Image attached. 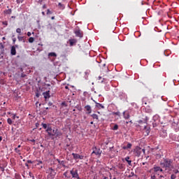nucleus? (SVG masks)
<instances>
[{
    "label": "nucleus",
    "mask_w": 179,
    "mask_h": 179,
    "mask_svg": "<svg viewBox=\"0 0 179 179\" xmlns=\"http://www.w3.org/2000/svg\"><path fill=\"white\" fill-rule=\"evenodd\" d=\"M159 165L162 169H165L166 171H171L174 169L173 165V159L169 158H164L159 163Z\"/></svg>",
    "instance_id": "obj_1"
},
{
    "label": "nucleus",
    "mask_w": 179,
    "mask_h": 179,
    "mask_svg": "<svg viewBox=\"0 0 179 179\" xmlns=\"http://www.w3.org/2000/svg\"><path fill=\"white\" fill-rule=\"evenodd\" d=\"M46 132L48 134V136L50 138H52V139H54V136L55 138H59V136H62V133L58 130V129H52L50 124L48 126V129H46Z\"/></svg>",
    "instance_id": "obj_2"
},
{
    "label": "nucleus",
    "mask_w": 179,
    "mask_h": 179,
    "mask_svg": "<svg viewBox=\"0 0 179 179\" xmlns=\"http://www.w3.org/2000/svg\"><path fill=\"white\" fill-rule=\"evenodd\" d=\"M150 173H155L156 176H160V173H164V171L160 166H154L150 169Z\"/></svg>",
    "instance_id": "obj_3"
},
{
    "label": "nucleus",
    "mask_w": 179,
    "mask_h": 179,
    "mask_svg": "<svg viewBox=\"0 0 179 179\" xmlns=\"http://www.w3.org/2000/svg\"><path fill=\"white\" fill-rule=\"evenodd\" d=\"M142 152L145 154V149H142L139 146H136L133 150V153L136 157H139L142 155Z\"/></svg>",
    "instance_id": "obj_4"
},
{
    "label": "nucleus",
    "mask_w": 179,
    "mask_h": 179,
    "mask_svg": "<svg viewBox=\"0 0 179 179\" xmlns=\"http://www.w3.org/2000/svg\"><path fill=\"white\" fill-rule=\"evenodd\" d=\"M92 155H96V156H99V157H100V156H101V153H103V151L96 146L92 148Z\"/></svg>",
    "instance_id": "obj_5"
},
{
    "label": "nucleus",
    "mask_w": 179,
    "mask_h": 179,
    "mask_svg": "<svg viewBox=\"0 0 179 179\" xmlns=\"http://www.w3.org/2000/svg\"><path fill=\"white\" fill-rule=\"evenodd\" d=\"M70 174H71L73 178L80 179L79 177V173H78V169H73L70 171Z\"/></svg>",
    "instance_id": "obj_6"
},
{
    "label": "nucleus",
    "mask_w": 179,
    "mask_h": 179,
    "mask_svg": "<svg viewBox=\"0 0 179 179\" xmlns=\"http://www.w3.org/2000/svg\"><path fill=\"white\" fill-rule=\"evenodd\" d=\"M72 156L74 160H83V159L85 158V156L74 152L72 153Z\"/></svg>",
    "instance_id": "obj_7"
},
{
    "label": "nucleus",
    "mask_w": 179,
    "mask_h": 179,
    "mask_svg": "<svg viewBox=\"0 0 179 179\" xmlns=\"http://www.w3.org/2000/svg\"><path fill=\"white\" fill-rule=\"evenodd\" d=\"M69 41L70 47H73V45H76V43H78V40L75 38L69 39Z\"/></svg>",
    "instance_id": "obj_8"
},
{
    "label": "nucleus",
    "mask_w": 179,
    "mask_h": 179,
    "mask_svg": "<svg viewBox=\"0 0 179 179\" xmlns=\"http://www.w3.org/2000/svg\"><path fill=\"white\" fill-rule=\"evenodd\" d=\"M16 48H17V45H15L11 47L10 54L12 55H16Z\"/></svg>",
    "instance_id": "obj_9"
},
{
    "label": "nucleus",
    "mask_w": 179,
    "mask_h": 179,
    "mask_svg": "<svg viewBox=\"0 0 179 179\" xmlns=\"http://www.w3.org/2000/svg\"><path fill=\"white\" fill-rule=\"evenodd\" d=\"M43 96L45 100H47V99H50V97H51V95H50V90L43 92Z\"/></svg>",
    "instance_id": "obj_10"
},
{
    "label": "nucleus",
    "mask_w": 179,
    "mask_h": 179,
    "mask_svg": "<svg viewBox=\"0 0 179 179\" xmlns=\"http://www.w3.org/2000/svg\"><path fill=\"white\" fill-rule=\"evenodd\" d=\"M85 110L87 111V114H92V106L87 105L85 106Z\"/></svg>",
    "instance_id": "obj_11"
},
{
    "label": "nucleus",
    "mask_w": 179,
    "mask_h": 179,
    "mask_svg": "<svg viewBox=\"0 0 179 179\" xmlns=\"http://www.w3.org/2000/svg\"><path fill=\"white\" fill-rule=\"evenodd\" d=\"M123 116L124 120H129V117H131L129 115V112L127 110L123 113Z\"/></svg>",
    "instance_id": "obj_12"
},
{
    "label": "nucleus",
    "mask_w": 179,
    "mask_h": 179,
    "mask_svg": "<svg viewBox=\"0 0 179 179\" xmlns=\"http://www.w3.org/2000/svg\"><path fill=\"white\" fill-rule=\"evenodd\" d=\"M144 134H145V136H148V135H149V134H150V129L148 128V127L145 126L144 127Z\"/></svg>",
    "instance_id": "obj_13"
},
{
    "label": "nucleus",
    "mask_w": 179,
    "mask_h": 179,
    "mask_svg": "<svg viewBox=\"0 0 179 179\" xmlns=\"http://www.w3.org/2000/svg\"><path fill=\"white\" fill-rule=\"evenodd\" d=\"M161 138H167V131H162L159 134Z\"/></svg>",
    "instance_id": "obj_14"
},
{
    "label": "nucleus",
    "mask_w": 179,
    "mask_h": 179,
    "mask_svg": "<svg viewBox=\"0 0 179 179\" xmlns=\"http://www.w3.org/2000/svg\"><path fill=\"white\" fill-rule=\"evenodd\" d=\"M75 34L77 37L82 38L83 37V34L80 32V30H77L75 31Z\"/></svg>",
    "instance_id": "obj_15"
},
{
    "label": "nucleus",
    "mask_w": 179,
    "mask_h": 179,
    "mask_svg": "<svg viewBox=\"0 0 179 179\" xmlns=\"http://www.w3.org/2000/svg\"><path fill=\"white\" fill-rule=\"evenodd\" d=\"M131 148H132V144L131 143H128L127 146L122 147V149H124V150H127V149H131Z\"/></svg>",
    "instance_id": "obj_16"
},
{
    "label": "nucleus",
    "mask_w": 179,
    "mask_h": 179,
    "mask_svg": "<svg viewBox=\"0 0 179 179\" xmlns=\"http://www.w3.org/2000/svg\"><path fill=\"white\" fill-rule=\"evenodd\" d=\"M96 107L99 109L104 108V106H103L101 103H99L97 102H96Z\"/></svg>",
    "instance_id": "obj_17"
},
{
    "label": "nucleus",
    "mask_w": 179,
    "mask_h": 179,
    "mask_svg": "<svg viewBox=\"0 0 179 179\" xmlns=\"http://www.w3.org/2000/svg\"><path fill=\"white\" fill-rule=\"evenodd\" d=\"M125 160L126 162L128 163L129 166H131V163H132V161L131 160H129V157H127L125 158Z\"/></svg>",
    "instance_id": "obj_18"
},
{
    "label": "nucleus",
    "mask_w": 179,
    "mask_h": 179,
    "mask_svg": "<svg viewBox=\"0 0 179 179\" xmlns=\"http://www.w3.org/2000/svg\"><path fill=\"white\" fill-rule=\"evenodd\" d=\"M48 57H57V53H55V52H50V53H48Z\"/></svg>",
    "instance_id": "obj_19"
},
{
    "label": "nucleus",
    "mask_w": 179,
    "mask_h": 179,
    "mask_svg": "<svg viewBox=\"0 0 179 179\" xmlns=\"http://www.w3.org/2000/svg\"><path fill=\"white\" fill-rule=\"evenodd\" d=\"M91 117H92L93 120H99V115H97V114H92L91 115Z\"/></svg>",
    "instance_id": "obj_20"
},
{
    "label": "nucleus",
    "mask_w": 179,
    "mask_h": 179,
    "mask_svg": "<svg viewBox=\"0 0 179 179\" xmlns=\"http://www.w3.org/2000/svg\"><path fill=\"white\" fill-rule=\"evenodd\" d=\"M118 168L120 169V170H122V171L125 170V166L123 164H119Z\"/></svg>",
    "instance_id": "obj_21"
},
{
    "label": "nucleus",
    "mask_w": 179,
    "mask_h": 179,
    "mask_svg": "<svg viewBox=\"0 0 179 179\" xmlns=\"http://www.w3.org/2000/svg\"><path fill=\"white\" fill-rule=\"evenodd\" d=\"M58 6H59V8H60V9H65V5H64L61 3H58Z\"/></svg>",
    "instance_id": "obj_22"
},
{
    "label": "nucleus",
    "mask_w": 179,
    "mask_h": 179,
    "mask_svg": "<svg viewBox=\"0 0 179 179\" xmlns=\"http://www.w3.org/2000/svg\"><path fill=\"white\" fill-rule=\"evenodd\" d=\"M7 122L9 124V125H12V124H13V121H12V119L10 118L7 119Z\"/></svg>",
    "instance_id": "obj_23"
},
{
    "label": "nucleus",
    "mask_w": 179,
    "mask_h": 179,
    "mask_svg": "<svg viewBox=\"0 0 179 179\" xmlns=\"http://www.w3.org/2000/svg\"><path fill=\"white\" fill-rule=\"evenodd\" d=\"M42 127H43V128L44 129H48V125H47V124H45V123H42Z\"/></svg>",
    "instance_id": "obj_24"
},
{
    "label": "nucleus",
    "mask_w": 179,
    "mask_h": 179,
    "mask_svg": "<svg viewBox=\"0 0 179 179\" xmlns=\"http://www.w3.org/2000/svg\"><path fill=\"white\" fill-rule=\"evenodd\" d=\"M5 13H6V15H10V13H12V9L6 10Z\"/></svg>",
    "instance_id": "obj_25"
},
{
    "label": "nucleus",
    "mask_w": 179,
    "mask_h": 179,
    "mask_svg": "<svg viewBox=\"0 0 179 179\" xmlns=\"http://www.w3.org/2000/svg\"><path fill=\"white\" fill-rule=\"evenodd\" d=\"M177 178V175H176V173H172L171 175V179H176Z\"/></svg>",
    "instance_id": "obj_26"
},
{
    "label": "nucleus",
    "mask_w": 179,
    "mask_h": 179,
    "mask_svg": "<svg viewBox=\"0 0 179 179\" xmlns=\"http://www.w3.org/2000/svg\"><path fill=\"white\" fill-rule=\"evenodd\" d=\"M113 115H117V117H120L121 115V113H120L119 111L117 112H114L113 113Z\"/></svg>",
    "instance_id": "obj_27"
},
{
    "label": "nucleus",
    "mask_w": 179,
    "mask_h": 179,
    "mask_svg": "<svg viewBox=\"0 0 179 179\" xmlns=\"http://www.w3.org/2000/svg\"><path fill=\"white\" fill-rule=\"evenodd\" d=\"M151 179H156V174L153 172H151Z\"/></svg>",
    "instance_id": "obj_28"
},
{
    "label": "nucleus",
    "mask_w": 179,
    "mask_h": 179,
    "mask_svg": "<svg viewBox=\"0 0 179 179\" xmlns=\"http://www.w3.org/2000/svg\"><path fill=\"white\" fill-rule=\"evenodd\" d=\"M29 43H34V38L30 37L29 38Z\"/></svg>",
    "instance_id": "obj_29"
},
{
    "label": "nucleus",
    "mask_w": 179,
    "mask_h": 179,
    "mask_svg": "<svg viewBox=\"0 0 179 179\" xmlns=\"http://www.w3.org/2000/svg\"><path fill=\"white\" fill-rule=\"evenodd\" d=\"M173 174H175L176 176H177V174H178V173H179V171H178V169H174V170L173 171Z\"/></svg>",
    "instance_id": "obj_30"
},
{
    "label": "nucleus",
    "mask_w": 179,
    "mask_h": 179,
    "mask_svg": "<svg viewBox=\"0 0 179 179\" xmlns=\"http://www.w3.org/2000/svg\"><path fill=\"white\" fill-rule=\"evenodd\" d=\"M177 125H178V123H177V122H172V127H173V128H176V127H177Z\"/></svg>",
    "instance_id": "obj_31"
},
{
    "label": "nucleus",
    "mask_w": 179,
    "mask_h": 179,
    "mask_svg": "<svg viewBox=\"0 0 179 179\" xmlns=\"http://www.w3.org/2000/svg\"><path fill=\"white\" fill-rule=\"evenodd\" d=\"M66 162L65 161H62L60 162V166H62L63 167H65V164H66Z\"/></svg>",
    "instance_id": "obj_32"
},
{
    "label": "nucleus",
    "mask_w": 179,
    "mask_h": 179,
    "mask_svg": "<svg viewBox=\"0 0 179 179\" xmlns=\"http://www.w3.org/2000/svg\"><path fill=\"white\" fill-rule=\"evenodd\" d=\"M36 162H37L36 166H40V164H43V161L36 160Z\"/></svg>",
    "instance_id": "obj_33"
},
{
    "label": "nucleus",
    "mask_w": 179,
    "mask_h": 179,
    "mask_svg": "<svg viewBox=\"0 0 179 179\" xmlns=\"http://www.w3.org/2000/svg\"><path fill=\"white\" fill-rule=\"evenodd\" d=\"M113 129V131H117V129H118V124H115Z\"/></svg>",
    "instance_id": "obj_34"
},
{
    "label": "nucleus",
    "mask_w": 179,
    "mask_h": 179,
    "mask_svg": "<svg viewBox=\"0 0 179 179\" xmlns=\"http://www.w3.org/2000/svg\"><path fill=\"white\" fill-rule=\"evenodd\" d=\"M46 15H52V11L50 10V9H48Z\"/></svg>",
    "instance_id": "obj_35"
},
{
    "label": "nucleus",
    "mask_w": 179,
    "mask_h": 179,
    "mask_svg": "<svg viewBox=\"0 0 179 179\" xmlns=\"http://www.w3.org/2000/svg\"><path fill=\"white\" fill-rule=\"evenodd\" d=\"M62 106H63L64 107H68V104H66V102L65 101L62 103Z\"/></svg>",
    "instance_id": "obj_36"
},
{
    "label": "nucleus",
    "mask_w": 179,
    "mask_h": 179,
    "mask_svg": "<svg viewBox=\"0 0 179 179\" xmlns=\"http://www.w3.org/2000/svg\"><path fill=\"white\" fill-rule=\"evenodd\" d=\"M15 152L17 153L18 155H20V150H18L17 148L15 149Z\"/></svg>",
    "instance_id": "obj_37"
},
{
    "label": "nucleus",
    "mask_w": 179,
    "mask_h": 179,
    "mask_svg": "<svg viewBox=\"0 0 179 179\" xmlns=\"http://www.w3.org/2000/svg\"><path fill=\"white\" fill-rule=\"evenodd\" d=\"M16 32L20 34V33H22V29L20 28H17L16 29Z\"/></svg>",
    "instance_id": "obj_38"
},
{
    "label": "nucleus",
    "mask_w": 179,
    "mask_h": 179,
    "mask_svg": "<svg viewBox=\"0 0 179 179\" xmlns=\"http://www.w3.org/2000/svg\"><path fill=\"white\" fill-rule=\"evenodd\" d=\"M2 24L4 25V26H8V21H3L2 22Z\"/></svg>",
    "instance_id": "obj_39"
},
{
    "label": "nucleus",
    "mask_w": 179,
    "mask_h": 179,
    "mask_svg": "<svg viewBox=\"0 0 179 179\" xmlns=\"http://www.w3.org/2000/svg\"><path fill=\"white\" fill-rule=\"evenodd\" d=\"M19 41H23V37L22 36H18L17 37Z\"/></svg>",
    "instance_id": "obj_40"
},
{
    "label": "nucleus",
    "mask_w": 179,
    "mask_h": 179,
    "mask_svg": "<svg viewBox=\"0 0 179 179\" xmlns=\"http://www.w3.org/2000/svg\"><path fill=\"white\" fill-rule=\"evenodd\" d=\"M0 169L1 171H5V167L1 166V165H0Z\"/></svg>",
    "instance_id": "obj_41"
},
{
    "label": "nucleus",
    "mask_w": 179,
    "mask_h": 179,
    "mask_svg": "<svg viewBox=\"0 0 179 179\" xmlns=\"http://www.w3.org/2000/svg\"><path fill=\"white\" fill-rule=\"evenodd\" d=\"M27 163L28 164H32L33 162H32L31 160H27Z\"/></svg>",
    "instance_id": "obj_42"
},
{
    "label": "nucleus",
    "mask_w": 179,
    "mask_h": 179,
    "mask_svg": "<svg viewBox=\"0 0 179 179\" xmlns=\"http://www.w3.org/2000/svg\"><path fill=\"white\" fill-rule=\"evenodd\" d=\"M36 96L37 98L40 97V93L36 92Z\"/></svg>",
    "instance_id": "obj_43"
},
{
    "label": "nucleus",
    "mask_w": 179,
    "mask_h": 179,
    "mask_svg": "<svg viewBox=\"0 0 179 179\" xmlns=\"http://www.w3.org/2000/svg\"><path fill=\"white\" fill-rule=\"evenodd\" d=\"M48 106H49V107H51V106H52V102H48Z\"/></svg>",
    "instance_id": "obj_44"
},
{
    "label": "nucleus",
    "mask_w": 179,
    "mask_h": 179,
    "mask_svg": "<svg viewBox=\"0 0 179 179\" xmlns=\"http://www.w3.org/2000/svg\"><path fill=\"white\" fill-rule=\"evenodd\" d=\"M27 36H28V37H30V36H31V32H27Z\"/></svg>",
    "instance_id": "obj_45"
},
{
    "label": "nucleus",
    "mask_w": 179,
    "mask_h": 179,
    "mask_svg": "<svg viewBox=\"0 0 179 179\" xmlns=\"http://www.w3.org/2000/svg\"><path fill=\"white\" fill-rule=\"evenodd\" d=\"M43 9H47V5H45V4L43 5Z\"/></svg>",
    "instance_id": "obj_46"
},
{
    "label": "nucleus",
    "mask_w": 179,
    "mask_h": 179,
    "mask_svg": "<svg viewBox=\"0 0 179 179\" xmlns=\"http://www.w3.org/2000/svg\"><path fill=\"white\" fill-rule=\"evenodd\" d=\"M51 174H53V176H55V171H52Z\"/></svg>",
    "instance_id": "obj_47"
},
{
    "label": "nucleus",
    "mask_w": 179,
    "mask_h": 179,
    "mask_svg": "<svg viewBox=\"0 0 179 179\" xmlns=\"http://www.w3.org/2000/svg\"><path fill=\"white\" fill-rule=\"evenodd\" d=\"M20 2H22L21 0H17V3H20Z\"/></svg>",
    "instance_id": "obj_48"
},
{
    "label": "nucleus",
    "mask_w": 179,
    "mask_h": 179,
    "mask_svg": "<svg viewBox=\"0 0 179 179\" xmlns=\"http://www.w3.org/2000/svg\"><path fill=\"white\" fill-rule=\"evenodd\" d=\"M159 178H164V176H162V175H160V176H159Z\"/></svg>",
    "instance_id": "obj_49"
},
{
    "label": "nucleus",
    "mask_w": 179,
    "mask_h": 179,
    "mask_svg": "<svg viewBox=\"0 0 179 179\" xmlns=\"http://www.w3.org/2000/svg\"><path fill=\"white\" fill-rule=\"evenodd\" d=\"M16 118V115H13V119L15 120Z\"/></svg>",
    "instance_id": "obj_50"
},
{
    "label": "nucleus",
    "mask_w": 179,
    "mask_h": 179,
    "mask_svg": "<svg viewBox=\"0 0 179 179\" xmlns=\"http://www.w3.org/2000/svg\"><path fill=\"white\" fill-rule=\"evenodd\" d=\"M43 16H45V13L44 11L42 12Z\"/></svg>",
    "instance_id": "obj_51"
},
{
    "label": "nucleus",
    "mask_w": 179,
    "mask_h": 179,
    "mask_svg": "<svg viewBox=\"0 0 179 179\" xmlns=\"http://www.w3.org/2000/svg\"><path fill=\"white\" fill-rule=\"evenodd\" d=\"M57 162H58L59 164L61 165V162H62V161H60V160L57 159Z\"/></svg>",
    "instance_id": "obj_52"
},
{
    "label": "nucleus",
    "mask_w": 179,
    "mask_h": 179,
    "mask_svg": "<svg viewBox=\"0 0 179 179\" xmlns=\"http://www.w3.org/2000/svg\"><path fill=\"white\" fill-rule=\"evenodd\" d=\"M25 166H27V167H29V164L27 162V163H25Z\"/></svg>",
    "instance_id": "obj_53"
},
{
    "label": "nucleus",
    "mask_w": 179,
    "mask_h": 179,
    "mask_svg": "<svg viewBox=\"0 0 179 179\" xmlns=\"http://www.w3.org/2000/svg\"><path fill=\"white\" fill-rule=\"evenodd\" d=\"M55 19V16H53V17H51V20H54Z\"/></svg>",
    "instance_id": "obj_54"
},
{
    "label": "nucleus",
    "mask_w": 179,
    "mask_h": 179,
    "mask_svg": "<svg viewBox=\"0 0 179 179\" xmlns=\"http://www.w3.org/2000/svg\"><path fill=\"white\" fill-rule=\"evenodd\" d=\"M65 89H67L69 90V87L65 86Z\"/></svg>",
    "instance_id": "obj_55"
},
{
    "label": "nucleus",
    "mask_w": 179,
    "mask_h": 179,
    "mask_svg": "<svg viewBox=\"0 0 179 179\" xmlns=\"http://www.w3.org/2000/svg\"><path fill=\"white\" fill-rule=\"evenodd\" d=\"M98 79H99V80H101V76H99V77H98Z\"/></svg>",
    "instance_id": "obj_56"
},
{
    "label": "nucleus",
    "mask_w": 179,
    "mask_h": 179,
    "mask_svg": "<svg viewBox=\"0 0 179 179\" xmlns=\"http://www.w3.org/2000/svg\"><path fill=\"white\" fill-rule=\"evenodd\" d=\"M31 142H36V140L32 139V140H31Z\"/></svg>",
    "instance_id": "obj_57"
},
{
    "label": "nucleus",
    "mask_w": 179,
    "mask_h": 179,
    "mask_svg": "<svg viewBox=\"0 0 179 179\" xmlns=\"http://www.w3.org/2000/svg\"><path fill=\"white\" fill-rule=\"evenodd\" d=\"M0 142H2V136H0Z\"/></svg>",
    "instance_id": "obj_58"
},
{
    "label": "nucleus",
    "mask_w": 179,
    "mask_h": 179,
    "mask_svg": "<svg viewBox=\"0 0 179 179\" xmlns=\"http://www.w3.org/2000/svg\"><path fill=\"white\" fill-rule=\"evenodd\" d=\"M145 163H146V162H143V163H142L143 166H145Z\"/></svg>",
    "instance_id": "obj_59"
},
{
    "label": "nucleus",
    "mask_w": 179,
    "mask_h": 179,
    "mask_svg": "<svg viewBox=\"0 0 179 179\" xmlns=\"http://www.w3.org/2000/svg\"><path fill=\"white\" fill-rule=\"evenodd\" d=\"M16 41V38L13 39V43H15Z\"/></svg>",
    "instance_id": "obj_60"
},
{
    "label": "nucleus",
    "mask_w": 179,
    "mask_h": 179,
    "mask_svg": "<svg viewBox=\"0 0 179 179\" xmlns=\"http://www.w3.org/2000/svg\"><path fill=\"white\" fill-rule=\"evenodd\" d=\"M40 169H43V166L42 165L40 166Z\"/></svg>",
    "instance_id": "obj_61"
},
{
    "label": "nucleus",
    "mask_w": 179,
    "mask_h": 179,
    "mask_svg": "<svg viewBox=\"0 0 179 179\" xmlns=\"http://www.w3.org/2000/svg\"><path fill=\"white\" fill-rule=\"evenodd\" d=\"M21 148V145H19L17 146V148Z\"/></svg>",
    "instance_id": "obj_62"
},
{
    "label": "nucleus",
    "mask_w": 179,
    "mask_h": 179,
    "mask_svg": "<svg viewBox=\"0 0 179 179\" xmlns=\"http://www.w3.org/2000/svg\"><path fill=\"white\" fill-rule=\"evenodd\" d=\"M91 125H93V122H90Z\"/></svg>",
    "instance_id": "obj_63"
},
{
    "label": "nucleus",
    "mask_w": 179,
    "mask_h": 179,
    "mask_svg": "<svg viewBox=\"0 0 179 179\" xmlns=\"http://www.w3.org/2000/svg\"><path fill=\"white\" fill-rule=\"evenodd\" d=\"M46 86H50V84H47Z\"/></svg>",
    "instance_id": "obj_64"
}]
</instances>
